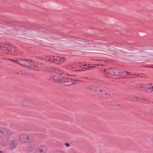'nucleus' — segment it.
<instances>
[{"label": "nucleus", "mask_w": 153, "mask_h": 153, "mask_svg": "<svg viewBox=\"0 0 153 153\" xmlns=\"http://www.w3.org/2000/svg\"><path fill=\"white\" fill-rule=\"evenodd\" d=\"M17 51L16 49V48L15 47H13L12 45H11L10 48V50L9 51H10L11 52H15V53L16 52V51Z\"/></svg>", "instance_id": "a211bd4d"}, {"label": "nucleus", "mask_w": 153, "mask_h": 153, "mask_svg": "<svg viewBox=\"0 0 153 153\" xmlns=\"http://www.w3.org/2000/svg\"><path fill=\"white\" fill-rule=\"evenodd\" d=\"M143 100H144V101H146V99H143Z\"/></svg>", "instance_id": "2f4dec72"}, {"label": "nucleus", "mask_w": 153, "mask_h": 153, "mask_svg": "<svg viewBox=\"0 0 153 153\" xmlns=\"http://www.w3.org/2000/svg\"><path fill=\"white\" fill-rule=\"evenodd\" d=\"M54 153H63L61 152H60L59 151H55L54 152Z\"/></svg>", "instance_id": "393cba45"}, {"label": "nucleus", "mask_w": 153, "mask_h": 153, "mask_svg": "<svg viewBox=\"0 0 153 153\" xmlns=\"http://www.w3.org/2000/svg\"><path fill=\"white\" fill-rule=\"evenodd\" d=\"M17 145V141L15 140H12L10 143L9 147L11 149L15 148Z\"/></svg>", "instance_id": "423d86ee"}, {"label": "nucleus", "mask_w": 153, "mask_h": 153, "mask_svg": "<svg viewBox=\"0 0 153 153\" xmlns=\"http://www.w3.org/2000/svg\"><path fill=\"white\" fill-rule=\"evenodd\" d=\"M19 141L22 143H30L34 140V137L26 133L20 134L19 137Z\"/></svg>", "instance_id": "f03ea898"}, {"label": "nucleus", "mask_w": 153, "mask_h": 153, "mask_svg": "<svg viewBox=\"0 0 153 153\" xmlns=\"http://www.w3.org/2000/svg\"><path fill=\"white\" fill-rule=\"evenodd\" d=\"M11 45L5 44L3 46H0V50H8L9 51Z\"/></svg>", "instance_id": "1a4fd4ad"}, {"label": "nucleus", "mask_w": 153, "mask_h": 153, "mask_svg": "<svg viewBox=\"0 0 153 153\" xmlns=\"http://www.w3.org/2000/svg\"><path fill=\"white\" fill-rule=\"evenodd\" d=\"M85 78H86V79H87L88 78L87 77H85Z\"/></svg>", "instance_id": "72a5a7b5"}, {"label": "nucleus", "mask_w": 153, "mask_h": 153, "mask_svg": "<svg viewBox=\"0 0 153 153\" xmlns=\"http://www.w3.org/2000/svg\"><path fill=\"white\" fill-rule=\"evenodd\" d=\"M67 75L68 76H69V75H68V74H67Z\"/></svg>", "instance_id": "c9c22d12"}, {"label": "nucleus", "mask_w": 153, "mask_h": 153, "mask_svg": "<svg viewBox=\"0 0 153 153\" xmlns=\"http://www.w3.org/2000/svg\"><path fill=\"white\" fill-rule=\"evenodd\" d=\"M90 43L91 44H96L99 45V42H97L91 41L90 42Z\"/></svg>", "instance_id": "412c9836"}, {"label": "nucleus", "mask_w": 153, "mask_h": 153, "mask_svg": "<svg viewBox=\"0 0 153 153\" xmlns=\"http://www.w3.org/2000/svg\"><path fill=\"white\" fill-rule=\"evenodd\" d=\"M137 48H130V51H135V50H137Z\"/></svg>", "instance_id": "b1692460"}, {"label": "nucleus", "mask_w": 153, "mask_h": 153, "mask_svg": "<svg viewBox=\"0 0 153 153\" xmlns=\"http://www.w3.org/2000/svg\"><path fill=\"white\" fill-rule=\"evenodd\" d=\"M140 85H137L136 86H135V88L136 89V88H140L139 90H141V89H140V88H142L141 87H140Z\"/></svg>", "instance_id": "5701e85b"}, {"label": "nucleus", "mask_w": 153, "mask_h": 153, "mask_svg": "<svg viewBox=\"0 0 153 153\" xmlns=\"http://www.w3.org/2000/svg\"><path fill=\"white\" fill-rule=\"evenodd\" d=\"M141 87L142 88H144V89L147 90H149L151 89H153V86H152L151 87L148 86L146 85H142V86H140V87Z\"/></svg>", "instance_id": "2eb2a0df"}, {"label": "nucleus", "mask_w": 153, "mask_h": 153, "mask_svg": "<svg viewBox=\"0 0 153 153\" xmlns=\"http://www.w3.org/2000/svg\"><path fill=\"white\" fill-rule=\"evenodd\" d=\"M32 61L31 60L30 61L29 59H22L19 61V64L20 65H23L24 66L27 65L29 62Z\"/></svg>", "instance_id": "6e6552de"}, {"label": "nucleus", "mask_w": 153, "mask_h": 153, "mask_svg": "<svg viewBox=\"0 0 153 153\" xmlns=\"http://www.w3.org/2000/svg\"><path fill=\"white\" fill-rule=\"evenodd\" d=\"M153 92V90H152L150 91L149 92H149L150 93H152Z\"/></svg>", "instance_id": "cd10ccee"}, {"label": "nucleus", "mask_w": 153, "mask_h": 153, "mask_svg": "<svg viewBox=\"0 0 153 153\" xmlns=\"http://www.w3.org/2000/svg\"><path fill=\"white\" fill-rule=\"evenodd\" d=\"M137 97H135V98H136V99H137Z\"/></svg>", "instance_id": "f704fd0d"}, {"label": "nucleus", "mask_w": 153, "mask_h": 153, "mask_svg": "<svg viewBox=\"0 0 153 153\" xmlns=\"http://www.w3.org/2000/svg\"><path fill=\"white\" fill-rule=\"evenodd\" d=\"M74 83V81L71 78L68 77V85H71Z\"/></svg>", "instance_id": "4468645a"}, {"label": "nucleus", "mask_w": 153, "mask_h": 153, "mask_svg": "<svg viewBox=\"0 0 153 153\" xmlns=\"http://www.w3.org/2000/svg\"><path fill=\"white\" fill-rule=\"evenodd\" d=\"M64 145H65L66 147H67V143H65Z\"/></svg>", "instance_id": "c85d7f7f"}, {"label": "nucleus", "mask_w": 153, "mask_h": 153, "mask_svg": "<svg viewBox=\"0 0 153 153\" xmlns=\"http://www.w3.org/2000/svg\"><path fill=\"white\" fill-rule=\"evenodd\" d=\"M56 56L55 57L53 56H51L49 57V59H51V62L56 63Z\"/></svg>", "instance_id": "f3484780"}, {"label": "nucleus", "mask_w": 153, "mask_h": 153, "mask_svg": "<svg viewBox=\"0 0 153 153\" xmlns=\"http://www.w3.org/2000/svg\"><path fill=\"white\" fill-rule=\"evenodd\" d=\"M65 58L63 57H60L59 56H56V59H55L56 60V63L59 64L60 63L59 62L64 61L65 60Z\"/></svg>", "instance_id": "f8f14e48"}, {"label": "nucleus", "mask_w": 153, "mask_h": 153, "mask_svg": "<svg viewBox=\"0 0 153 153\" xmlns=\"http://www.w3.org/2000/svg\"><path fill=\"white\" fill-rule=\"evenodd\" d=\"M88 88L89 89L94 91H96L99 90L100 91H102L104 90L103 89H99V87L97 88L93 85H90L88 86Z\"/></svg>", "instance_id": "9d476101"}, {"label": "nucleus", "mask_w": 153, "mask_h": 153, "mask_svg": "<svg viewBox=\"0 0 153 153\" xmlns=\"http://www.w3.org/2000/svg\"><path fill=\"white\" fill-rule=\"evenodd\" d=\"M22 104L24 105H30V102L28 100H23L22 102Z\"/></svg>", "instance_id": "ddd939ff"}, {"label": "nucleus", "mask_w": 153, "mask_h": 153, "mask_svg": "<svg viewBox=\"0 0 153 153\" xmlns=\"http://www.w3.org/2000/svg\"><path fill=\"white\" fill-rule=\"evenodd\" d=\"M47 61L49 62H51V59H49V58L47 59Z\"/></svg>", "instance_id": "bb28decb"}, {"label": "nucleus", "mask_w": 153, "mask_h": 153, "mask_svg": "<svg viewBox=\"0 0 153 153\" xmlns=\"http://www.w3.org/2000/svg\"><path fill=\"white\" fill-rule=\"evenodd\" d=\"M145 115H146V114H140V116L139 117L140 118H142L144 116H145Z\"/></svg>", "instance_id": "4be33fe9"}, {"label": "nucleus", "mask_w": 153, "mask_h": 153, "mask_svg": "<svg viewBox=\"0 0 153 153\" xmlns=\"http://www.w3.org/2000/svg\"><path fill=\"white\" fill-rule=\"evenodd\" d=\"M9 135L8 132L6 128H0V137H6Z\"/></svg>", "instance_id": "20e7f679"}, {"label": "nucleus", "mask_w": 153, "mask_h": 153, "mask_svg": "<svg viewBox=\"0 0 153 153\" xmlns=\"http://www.w3.org/2000/svg\"><path fill=\"white\" fill-rule=\"evenodd\" d=\"M34 148L33 146L32 145H29L27 148V150L29 151H32Z\"/></svg>", "instance_id": "6ab92c4d"}, {"label": "nucleus", "mask_w": 153, "mask_h": 153, "mask_svg": "<svg viewBox=\"0 0 153 153\" xmlns=\"http://www.w3.org/2000/svg\"><path fill=\"white\" fill-rule=\"evenodd\" d=\"M45 58V59H47V58L46 57Z\"/></svg>", "instance_id": "e433bc0d"}, {"label": "nucleus", "mask_w": 153, "mask_h": 153, "mask_svg": "<svg viewBox=\"0 0 153 153\" xmlns=\"http://www.w3.org/2000/svg\"><path fill=\"white\" fill-rule=\"evenodd\" d=\"M111 74L113 75H120L122 74V70H120L118 69L111 70Z\"/></svg>", "instance_id": "39448f33"}, {"label": "nucleus", "mask_w": 153, "mask_h": 153, "mask_svg": "<svg viewBox=\"0 0 153 153\" xmlns=\"http://www.w3.org/2000/svg\"><path fill=\"white\" fill-rule=\"evenodd\" d=\"M0 144L1 146H4L6 145L7 144L4 141H1L0 142Z\"/></svg>", "instance_id": "aec40b11"}, {"label": "nucleus", "mask_w": 153, "mask_h": 153, "mask_svg": "<svg viewBox=\"0 0 153 153\" xmlns=\"http://www.w3.org/2000/svg\"><path fill=\"white\" fill-rule=\"evenodd\" d=\"M111 68H109L106 69H104V71L106 74L109 73L110 74H111V70H112Z\"/></svg>", "instance_id": "dca6fc26"}, {"label": "nucleus", "mask_w": 153, "mask_h": 153, "mask_svg": "<svg viewBox=\"0 0 153 153\" xmlns=\"http://www.w3.org/2000/svg\"><path fill=\"white\" fill-rule=\"evenodd\" d=\"M47 149L46 146H40L38 149V152L39 153H45L47 152Z\"/></svg>", "instance_id": "0eeeda50"}, {"label": "nucleus", "mask_w": 153, "mask_h": 153, "mask_svg": "<svg viewBox=\"0 0 153 153\" xmlns=\"http://www.w3.org/2000/svg\"><path fill=\"white\" fill-rule=\"evenodd\" d=\"M86 65H82V66H86Z\"/></svg>", "instance_id": "473e14b6"}, {"label": "nucleus", "mask_w": 153, "mask_h": 153, "mask_svg": "<svg viewBox=\"0 0 153 153\" xmlns=\"http://www.w3.org/2000/svg\"><path fill=\"white\" fill-rule=\"evenodd\" d=\"M3 152L1 151H0V153H3Z\"/></svg>", "instance_id": "7c9ffc66"}, {"label": "nucleus", "mask_w": 153, "mask_h": 153, "mask_svg": "<svg viewBox=\"0 0 153 153\" xmlns=\"http://www.w3.org/2000/svg\"><path fill=\"white\" fill-rule=\"evenodd\" d=\"M10 60L13 61H15V62H17V63H19V61H18V60H12V59H10Z\"/></svg>", "instance_id": "a878e982"}, {"label": "nucleus", "mask_w": 153, "mask_h": 153, "mask_svg": "<svg viewBox=\"0 0 153 153\" xmlns=\"http://www.w3.org/2000/svg\"><path fill=\"white\" fill-rule=\"evenodd\" d=\"M152 68H153V67H152Z\"/></svg>", "instance_id": "58836bf2"}, {"label": "nucleus", "mask_w": 153, "mask_h": 153, "mask_svg": "<svg viewBox=\"0 0 153 153\" xmlns=\"http://www.w3.org/2000/svg\"><path fill=\"white\" fill-rule=\"evenodd\" d=\"M70 146V145H69V144L68 143V147H69Z\"/></svg>", "instance_id": "c756f323"}, {"label": "nucleus", "mask_w": 153, "mask_h": 153, "mask_svg": "<svg viewBox=\"0 0 153 153\" xmlns=\"http://www.w3.org/2000/svg\"><path fill=\"white\" fill-rule=\"evenodd\" d=\"M106 94V95H107V93H106V94Z\"/></svg>", "instance_id": "4c0bfd02"}, {"label": "nucleus", "mask_w": 153, "mask_h": 153, "mask_svg": "<svg viewBox=\"0 0 153 153\" xmlns=\"http://www.w3.org/2000/svg\"><path fill=\"white\" fill-rule=\"evenodd\" d=\"M49 71L53 74L51 79L54 82L66 83L67 81V74L59 68L53 67L49 68Z\"/></svg>", "instance_id": "f257e3e1"}, {"label": "nucleus", "mask_w": 153, "mask_h": 153, "mask_svg": "<svg viewBox=\"0 0 153 153\" xmlns=\"http://www.w3.org/2000/svg\"><path fill=\"white\" fill-rule=\"evenodd\" d=\"M88 67H89L91 68H92V67L87 66V67H81L80 68H81V69H79L75 70H74V68L73 67L71 66V65L68 64V65L67 68H68V69H69L70 70H71L72 71H76V72H79L80 71H85V70H87L88 69Z\"/></svg>", "instance_id": "7ed1b4c3"}, {"label": "nucleus", "mask_w": 153, "mask_h": 153, "mask_svg": "<svg viewBox=\"0 0 153 153\" xmlns=\"http://www.w3.org/2000/svg\"><path fill=\"white\" fill-rule=\"evenodd\" d=\"M122 74H123L124 75H125L126 76H127L126 77V78H130L131 76V75H134L135 74H131L130 72H128L126 71H123L122 70Z\"/></svg>", "instance_id": "9b49d317"}]
</instances>
